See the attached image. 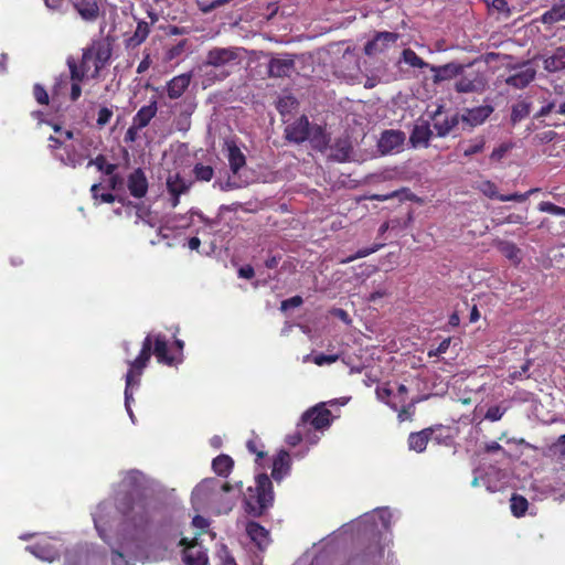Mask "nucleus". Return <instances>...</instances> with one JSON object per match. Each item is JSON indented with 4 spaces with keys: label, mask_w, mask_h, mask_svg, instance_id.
I'll list each match as a JSON object with an SVG mask.
<instances>
[{
    "label": "nucleus",
    "mask_w": 565,
    "mask_h": 565,
    "mask_svg": "<svg viewBox=\"0 0 565 565\" xmlns=\"http://www.w3.org/2000/svg\"><path fill=\"white\" fill-rule=\"evenodd\" d=\"M217 557L220 558L218 565H237L235 558L230 554L225 545L220 548Z\"/></svg>",
    "instance_id": "nucleus-24"
},
{
    "label": "nucleus",
    "mask_w": 565,
    "mask_h": 565,
    "mask_svg": "<svg viewBox=\"0 0 565 565\" xmlns=\"http://www.w3.org/2000/svg\"><path fill=\"white\" fill-rule=\"evenodd\" d=\"M192 172L195 181L200 182H210L214 177L213 167L203 163H195Z\"/></svg>",
    "instance_id": "nucleus-21"
},
{
    "label": "nucleus",
    "mask_w": 565,
    "mask_h": 565,
    "mask_svg": "<svg viewBox=\"0 0 565 565\" xmlns=\"http://www.w3.org/2000/svg\"><path fill=\"white\" fill-rule=\"evenodd\" d=\"M127 188L131 196L142 199L146 196L149 188L148 179L141 168L135 169L127 179Z\"/></svg>",
    "instance_id": "nucleus-8"
},
{
    "label": "nucleus",
    "mask_w": 565,
    "mask_h": 565,
    "mask_svg": "<svg viewBox=\"0 0 565 565\" xmlns=\"http://www.w3.org/2000/svg\"><path fill=\"white\" fill-rule=\"evenodd\" d=\"M95 166L98 171L103 172L104 174H113L118 168L115 163H108L107 159L104 154H98L96 158L90 159L87 163V167Z\"/></svg>",
    "instance_id": "nucleus-20"
},
{
    "label": "nucleus",
    "mask_w": 565,
    "mask_h": 565,
    "mask_svg": "<svg viewBox=\"0 0 565 565\" xmlns=\"http://www.w3.org/2000/svg\"><path fill=\"white\" fill-rule=\"evenodd\" d=\"M26 551H29L35 557L50 563L60 557L58 551L49 542L35 543L33 545L26 546Z\"/></svg>",
    "instance_id": "nucleus-13"
},
{
    "label": "nucleus",
    "mask_w": 565,
    "mask_h": 565,
    "mask_svg": "<svg viewBox=\"0 0 565 565\" xmlns=\"http://www.w3.org/2000/svg\"><path fill=\"white\" fill-rule=\"evenodd\" d=\"M192 524L195 527L200 529L201 531H204L210 525L207 519H205L204 516H201V515H195L192 520Z\"/></svg>",
    "instance_id": "nucleus-29"
},
{
    "label": "nucleus",
    "mask_w": 565,
    "mask_h": 565,
    "mask_svg": "<svg viewBox=\"0 0 565 565\" xmlns=\"http://www.w3.org/2000/svg\"><path fill=\"white\" fill-rule=\"evenodd\" d=\"M222 441H221V438L217 437V436H214L212 439H211V445L214 447V448H218L221 446Z\"/></svg>",
    "instance_id": "nucleus-43"
},
{
    "label": "nucleus",
    "mask_w": 565,
    "mask_h": 565,
    "mask_svg": "<svg viewBox=\"0 0 565 565\" xmlns=\"http://www.w3.org/2000/svg\"><path fill=\"white\" fill-rule=\"evenodd\" d=\"M73 6L85 21H96L99 17V6L96 0H73Z\"/></svg>",
    "instance_id": "nucleus-10"
},
{
    "label": "nucleus",
    "mask_w": 565,
    "mask_h": 565,
    "mask_svg": "<svg viewBox=\"0 0 565 565\" xmlns=\"http://www.w3.org/2000/svg\"><path fill=\"white\" fill-rule=\"evenodd\" d=\"M243 505H244L245 510L247 511V498L246 497L243 498Z\"/></svg>",
    "instance_id": "nucleus-47"
},
{
    "label": "nucleus",
    "mask_w": 565,
    "mask_h": 565,
    "mask_svg": "<svg viewBox=\"0 0 565 565\" xmlns=\"http://www.w3.org/2000/svg\"><path fill=\"white\" fill-rule=\"evenodd\" d=\"M139 130H142V128H137L135 127L134 122L131 124V126L128 128L127 132H126V140L128 141H134L136 139V135Z\"/></svg>",
    "instance_id": "nucleus-32"
},
{
    "label": "nucleus",
    "mask_w": 565,
    "mask_h": 565,
    "mask_svg": "<svg viewBox=\"0 0 565 565\" xmlns=\"http://www.w3.org/2000/svg\"><path fill=\"white\" fill-rule=\"evenodd\" d=\"M65 565H81V556L77 552H67L65 554Z\"/></svg>",
    "instance_id": "nucleus-27"
},
{
    "label": "nucleus",
    "mask_w": 565,
    "mask_h": 565,
    "mask_svg": "<svg viewBox=\"0 0 565 565\" xmlns=\"http://www.w3.org/2000/svg\"><path fill=\"white\" fill-rule=\"evenodd\" d=\"M117 510L135 527H143L149 523V512L145 498L126 492L117 499Z\"/></svg>",
    "instance_id": "nucleus-2"
},
{
    "label": "nucleus",
    "mask_w": 565,
    "mask_h": 565,
    "mask_svg": "<svg viewBox=\"0 0 565 565\" xmlns=\"http://www.w3.org/2000/svg\"><path fill=\"white\" fill-rule=\"evenodd\" d=\"M45 4L50 9H58L61 4V0H44Z\"/></svg>",
    "instance_id": "nucleus-39"
},
{
    "label": "nucleus",
    "mask_w": 565,
    "mask_h": 565,
    "mask_svg": "<svg viewBox=\"0 0 565 565\" xmlns=\"http://www.w3.org/2000/svg\"><path fill=\"white\" fill-rule=\"evenodd\" d=\"M152 353L160 364L175 366L181 363L180 358L169 352L168 341L164 334H148L143 339L141 350L137 358L135 360L128 361L129 370L125 377V405L130 416H132L130 409V402L132 401L131 387L139 385L140 376L142 375L143 370L147 367Z\"/></svg>",
    "instance_id": "nucleus-1"
},
{
    "label": "nucleus",
    "mask_w": 565,
    "mask_h": 565,
    "mask_svg": "<svg viewBox=\"0 0 565 565\" xmlns=\"http://www.w3.org/2000/svg\"><path fill=\"white\" fill-rule=\"evenodd\" d=\"M228 0H214L213 2H211V4H209L207 7L203 8L202 11L203 12H210L211 10L226 3Z\"/></svg>",
    "instance_id": "nucleus-35"
},
{
    "label": "nucleus",
    "mask_w": 565,
    "mask_h": 565,
    "mask_svg": "<svg viewBox=\"0 0 565 565\" xmlns=\"http://www.w3.org/2000/svg\"><path fill=\"white\" fill-rule=\"evenodd\" d=\"M182 47H183V45L179 44L178 46L172 49L171 52H170V56L173 57L175 54H178L182 50Z\"/></svg>",
    "instance_id": "nucleus-44"
},
{
    "label": "nucleus",
    "mask_w": 565,
    "mask_h": 565,
    "mask_svg": "<svg viewBox=\"0 0 565 565\" xmlns=\"http://www.w3.org/2000/svg\"><path fill=\"white\" fill-rule=\"evenodd\" d=\"M49 141H50L49 148L51 150L58 149L63 146V141L54 136H50Z\"/></svg>",
    "instance_id": "nucleus-33"
},
{
    "label": "nucleus",
    "mask_w": 565,
    "mask_h": 565,
    "mask_svg": "<svg viewBox=\"0 0 565 565\" xmlns=\"http://www.w3.org/2000/svg\"><path fill=\"white\" fill-rule=\"evenodd\" d=\"M174 347L178 349V353L175 354L178 358L181 359V361L183 360V348H184V342L182 340H179L177 339L174 341Z\"/></svg>",
    "instance_id": "nucleus-38"
},
{
    "label": "nucleus",
    "mask_w": 565,
    "mask_h": 565,
    "mask_svg": "<svg viewBox=\"0 0 565 565\" xmlns=\"http://www.w3.org/2000/svg\"><path fill=\"white\" fill-rule=\"evenodd\" d=\"M158 113V103L153 98L148 105L142 106L132 117L135 127L146 128Z\"/></svg>",
    "instance_id": "nucleus-12"
},
{
    "label": "nucleus",
    "mask_w": 565,
    "mask_h": 565,
    "mask_svg": "<svg viewBox=\"0 0 565 565\" xmlns=\"http://www.w3.org/2000/svg\"><path fill=\"white\" fill-rule=\"evenodd\" d=\"M111 117H113V110L108 107H102L98 110V116H97V120H96L97 126L100 128L106 126L110 121Z\"/></svg>",
    "instance_id": "nucleus-23"
},
{
    "label": "nucleus",
    "mask_w": 565,
    "mask_h": 565,
    "mask_svg": "<svg viewBox=\"0 0 565 565\" xmlns=\"http://www.w3.org/2000/svg\"><path fill=\"white\" fill-rule=\"evenodd\" d=\"M151 65V58H150V54L147 53L143 58L141 60V62L139 63L138 67H137V73L138 74H142L145 73Z\"/></svg>",
    "instance_id": "nucleus-30"
},
{
    "label": "nucleus",
    "mask_w": 565,
    "mask_h": 565,
    "mask_svg": "<svg viewBox=\"0 0 565 565\" xmlns=\"http://www.w3.org/2000/svg\"><path fill=\"white\" fill-rule=\"evenodd\" d=\"M241 49L231 47H215L209 51L206 56V64L212 66H223L231 63H236L239 61Z\"/></svg>",
    "instance_id": "nucleus-6"
},
{
    "label": "nucleus",
    "mask_w": 565,
    "mask_h": 565,
    "mask_svg": "<svg viewBox=\"0 0 565 565\" xmlns=\"http://www.w3.org/2000/svg\"><path fill=\"white\" fill-rule=\"evenodd\" d=\"M170 203L172 207H177L180 203V196L181 194H170Z\"/></svg>",
    "instance_id": "nucleus-41"
},
{
    "label": "nucleus",
    "mask_w": 565,
    "mask_h": 565,
    "mask_svg": "<svg viewBox=\"0 0 565 565\" xmlns=\"http://www.w3.org/2000/svg\"><path fill=\"white\" fill-rule=\"evenodd\" d=\"M167 190L169 194H185L193 185L192 180L183 178L179 172L169 174L167 178Z\"/></svg>",
    "instance_id": "nucleus-14"
},
{
    "label": "nucleus",
    "mask_w": 565,
    "mask_h": 565,
    "mask_svg": "<svg viewBox=\"0 0 565 565\" xmlns=\"http://www.w3.org/2000/svg\"><path fill=\"white\" fill-rule=\"evenodd\" d=\"M100 186H102V185H100V183H95V184H93V185H92V188H90L92 196H93L95 200H97V199L99 198V193H98V191H99Z\"/></svg>",
    "instance_id": "nucleus-40"
},
{
    "label": "nucleus",
    "mask_w": 565,
    "mask_h": 565,
    "mask_svg": "<svg viewBox=\"0 0 565 565\" xmlns=\"http://www.w3.org/2000/svg\"><path fill=\"white\" fill-rule=\"evenodd\" d=\"M190 249L192 250H198L200 245H201V241L199 237L196 236H193L189 239V243H188Z\"/></svg>",
    "instance_id": "nucleus-37"
},
{
    "label": "nucleus",
    "mask_w": 565,
    "mask_h": 565,
    "mask_svg": "<svg viewBox=\"0 0 565 565\" xmlns=\"http://www.w3.org/2000/svg\"><path fill=\"white\" fill-rule=\"evenodd\" d=\"M238 276L241 278H247V266H241L238 268Z\"/></svg>",
    "instance_id": "nucleus-42"
},
{
    "label": "nucleus",
    "mask_w": 565,
    "mask_h": 565,
    "mask_svg": "<svg viewBox=\"0 0 565 565\" xmlns=\"http://www.w3.org/2000/svg\"><path fill=\"white\" fill-rule=\"evenodd\" d=\"M33 96L38 104L45 106L49 105L50 97L43 85L39 83L33 85Z\"/></svg>",
    "instance_id": "nucleus-22"
},
{
    "label": "nucleus",
    "mask_w": 565,
    "mask_h": 565,
    "mask_svg": "<svg viewBox=\"0 0 565 565\" xmlns=\"http://www.w3.org/2000/svg\"><path fill=\"white\" fill-rule=\"evenodd\" d=\"M111 53V45L105 40L93 41L92 44L87 46L86 58H93V72L90 77L95 78L99 75L100 71L108 64Z\"/></svg>",
    "instance_id": "nucleus-4"
},
{
    "label": "nucleus",
    "mask_w": 565,
    "mask_h": 565,
    "mask_svg": "<svg viewBox=\"0 0 565 565\" xmlns=\"http://www.w3.org/2000/svg\"><path fill=\"white\" fill-rule=\"evenodd\" d=\"M87 56V47L83 50V55H82V60H81V64L82 66L84 67V70L92 74L93 72V58H86Z\"/></svg>",
    "instance_id": "nucleus-28"
},
{
    "label": "nucleus",
    "mask_w": 565,
    "mask_h": 565,
    "mask_svg": "<svg viewBox=\"0 0 565 565\" xmlns=\"http://www.w3.org/2000/svg\"><path fill=\"white\" fill-rule=\"evenodd\" d=\"M232 489L227 482L217 478H205L192 491V501L196 504H209L214 502L221 492H228Z\"/></svg>",
    "instance_id": "nucleus-3"
},
{
    "label": "nucleus",
    "mask_w": 565,
    "mask_h": 565,
    "mask_svg": "<svg viewBox=\"0 0 565 565\" xmlns=\"http://www.w3.org/2000/svg\"><path fill=\"white\" fill-rule=\"evenodd\" d=\"M195 217L201 226L196 230V234L211 235L218 231L220 222L216 220H210L205 217L200 211H190V223L186 226L195 224Z\"/></svg>",
    "instance_id": "nucleus-11"
},
{
    "label": "nucleus",
    "mask_w": 565,
    "mask_h": 565,
    "mask_svg": "<svg viewBox=\"0 0 565 565\" xmlns=\"http://www.w3.org/2000/svg\"><path fill=\"white\" fill-rule=\"evenodd\" d=\"M65 152L66 157H61V162L64 166L75 169L83 164L85 156L78 152L74 146L65 147Z\"/></svg>",
    "instance_id": "nucleus-18"
},
{
    "label": "nucleus",
    "mask_w": 565,
    "mask_h": 565,
    "mask_svg": "<svg viewBox=\"0 0 565 565\" xmlns=\"http://www.w3.org/2000/svg\"><path fill=\"white\" fill-rule=\"evenodd\" d=\"M67 66L72 82H82L85 77L90 76V74L84 70L82 64L73 57L67 58Z\"/></svg>",
    "instance_id": "nucleus-19"
},
{
    "label": "nucleus",
    "mask_w": 565,
    "mask_h": 565,
    "mask_svg": "<svg viewBox=\"0 0 565 565\" xmlns=\"http://www.w3.org/2000/svg\"><path fill=\"white\" fill-rule=\"evenodd\" d=\"M104 203H114L116 201V195L110 192L102 193L98 198Z\"/></svg>",
    "instance_id": "nucleus-34"
},
{
    "label": "nucleus",
    "mask_w": 565,
    "mask_h": 565,
    "mask_svg": "<svg viewBox=\"0 0 565 565\" xmlns=\"http://www.w3.org/2000/svg\"><path fill=\"white\" fill-rule=\"evenodd\" d=\"M52 128L55 132H63L62 127L57 124H52Z\"/></svg>",
    "instance_id": "nucleus-46"
},
{
    "label": "nucleus",
    "mask_w": 565,
    "mask_h": 565,
    "mask_svg": "<svg viewBox=\"0 0 565 565\" xmlns=\"http://www.w3.org/2000/svg\"><path fill=\"white\" fill-rule=\"evenodd\" d=\"M227 148V159L230 163V168L233 173H237L238 170L245 166L246 158L244 153L241 151L239 147L234 141L225 142Z\"/></svg>",
    "instance_id": "nucleus-15"
},
{
    "label": "nucleus",
    "mask_w": 565,
    "mask_h": 565,
    "mask_svg": "<svg viewBox=\"0 0 565 565\" xmlns=\"http://www.w3.org/2000/svg\"><path fill=\"white\" fill-rule=\"evenodd\" d=\"M150 33L149 24L141 20L137 23V28L131 36L126 40V46L128 49H135L143 43Z\"/></svg>",
    "instance_id": "nucleus-16"
},
{
    "label": "nucleus",
    "mask_w": 565,
    "mask_h": 565,
    "mask_svg": "<svg viewBox=\"0 0 565 565\" xmlns=\"http://www.w3.org/2000/svg\"><path fill=\"white\" fill-rule=\"evenodd\" d=\"M177 116L174 126L177 130L186 132L191 128V116L196 108V104L191 99H183L174 105Z\"/></svg>",
    "instance_id": "nucleus-7"
},
{
    "label": "nucleus",
    "mask_w": 565,
    "mask_h": 565,
    "mask_svg": "<svg viewBox=\"0 0 565 565\" xmlns=\"http://www.w3.org/2000/svg\"><path fill=\"white\" fill-rule=\"evenodd\" d=\"M94 524H95V527H96L99 536L103 539V541L106 543H109L108 536H107L105 530L103 529V526L100 525V520L97 516H94Z\"/></svg>",
    "instance_id": "nucleus-31"
},
{
    "label": "nucleus",
    "mask_w": 565,
    "mask_h": 565,
    "mask_svg": "<svg viewBox=\"0 0 565 565\" xmlns=\"http://www.w3.org/2000/svg\"><path fill=\"white\" fill-rule=\"evenodd\" d=\"M82 95L81 82H72L70 98L72 102H76Z\"/></svg>",
    "instance_id": "nucleus-26"
},
{
    "label": "nucleus",
    "mask_w": 565,
    "mask_h": 565,
    "mask_svg": "<svg viewBox=\"0 0 565 565\" xmlns=\"http://www.w3.org/2000/svg\"><path fill=\"white\" fill-rule=\"evenodd\" d=\"M107 175L109 177L108 184H107L109 190L118 191L122 188L124 178L120 174L116 173V171H115V172H113V174H107Z\"/></svg>",
    "instance_id": "nucleus-25"
},
{
    "label": "nucleus",
    "mask_w": 565,
    "mask_h": 565,
    "mask_svg": "<svg viewBox=\"0 0 565 565\" xmlns=\"http://www.w3.org/2000/svg\"><path fill=\"white\" fill-rule=\"evenodd\" d=\"M182 550V562L184 565H207L209 557L204 546L196 541L188 542V539L183 537L180 541Z\"/></svg>",
    "instance_id": "nucleus-5"
},
{
    "label": "nucleus",
    "mask_w": 565,
    "mask_h": 565,
    "mask_svg": "<svg viewBox=\"0 0 565 565\" xmlns=\"http://www.w3.org/2000/svg\"><path fill=\"white\" fill-rule=\"evenodd\" d=\"M63 135H64L65 139H67V140H71L74 138V132L72 130H65V131H63Z\"/></svg>",
    "instance_id": "nucleus-45"
},
{
    "label": "nucleus",
    "mask_w": 565,
    "mask_h": 565,
    "mask_svg": "<svg viewBox=\"0 0 565 565\" xmlns=\"http://www.w3.org/2000/svg\"><path fill=\"white\" fill-rule=\"evenodd\" d=\"M191 83L190 74H180L172 77L167 83V95L170 99L180 98L184 92L189 88Z\"/></svg>",
    "instance_id": "nucleus-9"
},
{
    "label": "nucleus",
    "mask_w": 565,
    "mask_h": 565,
    "mask_svg": "<svg viewBox=\"0 0 565 565\" xmlns=\"http://www.w3.org/2000/svg\"><path fill=\"white\" fill-rule=\"evenodd\" d=\"M234 461L227 455H220L212 461L213 471L220 477H227L233 468Z\"/></svg>",
    "instance_id": "nucleus-17"
},
{
    "label": "nucleus",
    "mask_w": 565,
    "mask_h": 565,
    "mask_svg": "<svg viewBox=\"0 0 565 565\" xmlns=\"http://www.w3.org/2000/svg\"><path fill=\"white\" fill-rule=\"evenodd\" d=\"M124 559V554L119 550L111 551V562L114 565H118V561Z\"/></svg>",
    "instance_id": "nucleus-36"
},
{
    "label": "nucleus",
    "mask_w": 565,
    "mask_h": 565,
    "mask_svg": "<svg viewBox=\"0 0 565 565\" xmlns=\"http://www.w3.org/2000/svg\"><path fill=\"white\" fill-rule=\"evenodd\" d=\"M33 115H34L35 117H40V116H42V113H41V111H34V113H33Z\"/></svg>",
    "instance_id": "nucleus-48"
}]
</instances>
